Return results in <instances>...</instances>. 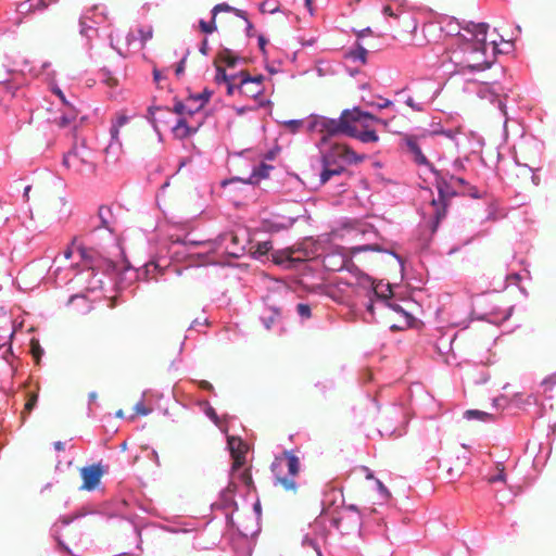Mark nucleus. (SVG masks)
I'll return each instance as SVG.
<instances>
[{"label": "nucleus", "instance_id": "35", "mask_svg": "<svg viewBox=\"0 0 556 556\" xmlns=\"http://www.w3.org/2000/svg\"><path fill=\"white\" fill-rule=\"evenodd\" d=\"M239 479L248 486L254 488L253 479L250 469H244L240 475Z\"/></svg>", "mask_w": 556, "mask_h": 556}, {"label": "nucleus", "instance_id": "13", "mask_svg": "<svg viewBox=\"0 0 556 556\" xmlns=\"http://www.w3.org/2000/svg\"><path fill=\"white\" fill-rule=\"evenodd\" d=\"M386 306H388L389 308H391L392 311H394L395 313L400 314L402 317H403V321L401 325H391L390 326V329L395 331V330H402V329H405V328H408V327H412L414 321H415V318L414 316L406 311V308H404L402 305H400L399 303L396 302H392L391 300L386 304Z\"/></svg>", "mask_w": 556, "mask_h": 556}, {"label": "nucleus", "instance_id": "2", "mask_svg": "<svg viewBox=\"0 0 556 556\" xmlns=\"http://www.w3.org/2000/svg\"><path fill=\"white\" fill-rule=\"evenodd\" d=\"M457 40L459 45L452 51L450 60L459 72L484 71L491 66L492 62L485 58L486 47L468 39L457 38Z\"/></svg>", "mask_w": 556, "mask_h": 556}, {"label": "nucleus", "instance_id": "15", "mask_svg": "<svg viewBox=\"0 0 556 556\" xmlns=\"http://www.w3.org/2000/svg\"><path fill=\"white\" fill-rule=\"evenodd\" d=\"M79 114V110L75 106L73 102H68L67 105H63L62 115L55 119V123L59 127H68L73 125Z\"/></svg>", "mask_w": 556, "mask_h": 556}, {"label": "nucleus", "instance_id": "14", "mask_svg": "<svg viewBox=\"0 0 556 556\" xmlns=\"http://www.w3.org/2000/svg\"><path fill=\"white\" fill-rule=\"evenodd\" d=\"M98 217L101 223L99 228H104L109 230L111 233L115 232V226L117 220L110 206L101 205L98 210Z\"/></svg>", "mask_w": 556, "mask_h": 556}, {"label": "nucleus", "instance_id": "11", "mask_svg": "<svg viewBox=\"0 0 556 556\" xmlns=\"http://www.w3.org/2000/svg\"><path fill=\"white\" fill-rule=\"evenodd\" d=\"M407 152L412 155L413 161L419 166L431 167L428 159L421 151L419 138L412 135H405L402 139Z\"/></svg>", "mask_w": 556, "mask_h": 556}, {"label": "nucleus", "instance_id": "63", "mask_svg": "<svg viewBox=\"0 0 556 556\" xmlns=\"http://www.w3.org/2000/svg\"><path fill=\"white\" fill-rule=\"evenodd\" d=\"M358 250H375V251H378V247L377 245H365V247H362L359 248Z\"/></svg>", "mask_w": 556, "mask_h": 556}, {"label": "nucleus", "instance_id": "18", "mask_svg": "<svg viewBox=\"0 0 556 556\" xmlns=\"http://www.w3.org/2000/svg\"><path fill=\"white\" fill-rule=\"evenodd\" d=\"M129 117L125 114L124 111L117 112L115 115V119L112 122V126L110 129V134L112 137V141L121 144L119 141V128L127 124Z\"/></svg>", "mask_w": 556, "mask_h": 556}, {"label": "nucleus", "instance_id": "46", "mask_svg": "<svg viewBox=\"0 0 556 556\" xmlns=\"http://www.w3.org/2000/svg\"><path fill=\"white\" fill-rule=\"evenodd\" d=\"M77 239L76 238H73L72 242H71V245L64 251V254H63V257L65 260H70L73 255V248L76 243Z\"/></svg>", "mask_w": 556, "mask_h": 556}, {"label": "nucleus", "instance_id": "39", "mask_svg": "<svg viewBox=\"0 0 556 556\" xmlns=\"http://www.w3.org/2000/svg\"><path fill=\"white\" fill-rule=\"evenodd\" d=\"M186 111H187V115H193L194 113L199 112L202 106L200 103L198 104H194V102H191L190 100H186Z\"/></svg>", "mask_w": 556, "mask_h": 556}, {"label": "nucleus", "instance_id": "30", "mask_svg": "<svg viewBox=\"0 0 556 556\" xmlns=\"http://www.w3.org/2000/svg\"><path fill=\"white\" fill-rule=\"evenodd\" d=\"M465 416L469 419L477 418L480 420H488L492 418V415L478 409H469L465 413Z\"/></svg>", "mask_w": 556, "mask_h": 556}, {"label": "nucleus", "instance_id": "45", "mask_svg": "<svg viewBox=\"0 0 556 556\" xmlns=\"http://www.w3.org/2000/svg\"><path fill=\"white\" fill-rule=\"evenodd\" d=\"M80 26H81L80 34L83 36H86V37L90 38L91 37L90 33L97 34V29H94L92 27H86L85 23L83 21L80 22Z\"/></svg>", "mask_w": 556, "mask_h": 556}, {"label": "nucleus", "instance_id": "64", "mask_svg": "<svg viewBox=\"0 0 556 556\" xmlns=\"http://www.w3.org/2000/svg\"><path fill=\"white\" fill-rule=\"evenodd\" d=\"M29 191H30V186L25 187V189H24V197L25 198H28Z\"/></svg>", "mask_w": 556, "mask_h": 556}, {"label": "nucleus", "instance_id": "56", "mask_svg": "<svg viewBox=\"0 0 556 556\" xmlns=\"http://www.w3.org/2000/svg\"><path fill=\"white\" fill-rule=\"evenodd\" d=\"M378 486H379V490L386 495L387 498H389L391 496L388 489L380 481H378Z\"/></svg>", "mask_w": 556, "mask_h": 556}, {"label": "nucleus", "instance_id": "3", "mask_svg": "<svg viewBox=\"0 0 556 556\" xmlns=\"http://www.w3.org/2000/svg\"><path fill=\"white\" fill-rule=\"evenodd\" d=\"M364 118H372V115L354 108L353 110H344L338 119L317 117L313 122V128L318 129L323 134L320 144H325L328 136L339 134L349 136V134H353L352 124L354 122H362Z\"/></svg>", "mask_w": 556, "mask_h": 556}, {"label": "nucleus", "instance_id": "16", "mask_svg": "<svg viewBox=\"0 0 556 556\" xmlns=\"http://www.w3.org/2000/svg\"><path fill=\"white\" fill-rule=\"evenodd\" d=\"M468 33L472 35L475 40L470 39L475 43H481L482 47H486V34L489 24L486 23H469L466 28Z\"/></svg>", "mask_w": 556, "mask_h": 556}, {"label": "nucleus", "instance_id": "24", "mask_svg": "<svg viewBox=\"0 0 556 556\" xmlns=\"http://www.w3.org/2000/svg\"><path fill=\"white\" fill-rule=\"evenodd\" d=\"M216 65V76H215V81L216 83H227L229 80H231L232 78H239L240 77V73L238 74H235V75H228L225 71L224 67H222L219 64L215 63Z\"/></svg>", "mask_w": 556, "mask_h": 556}, {"label": "nucleus", "instance_id": "33", "mask_svg": "<svg viewBox=\"0 0 556 556\" xmlns=\"http://www.w3.org/2000/svg\"><path fill=\"white\" fill-rule=\"evenodd\" d=\"M102 81L110 88H115L118 85V80L110 72H102Z\"/></svg>", "mask_w": 556, "mask_h": 556}, {"label": "nucleus", "instance_id": "54", "mask_svg": "<svg viewBox=\"0 0 556 556\" xmlns=\"http://www.w3.org/2000/svg\"><path fill=\"white\" fill-rule=\"evenodd\" d=\"M199 386H200V388H201V389H203V390H207V391H213V389H214V388H213V386H212V383H210V382H208V381H206V380H202V381H200Z\"/></svg>", "mask_w": 556, "mask_h": 556}, {"label": "nucleus", "instance_id": "62", "mask_svg": "<svg viewBox=\"0 0 556 556\" xmlns=\"http://www.w3.org/2000/svg\"><path fill=\"white\" fill-rule=\"evenodd\" d=\"M392 104L390 100H384L382 103L379 104L380 109L389 108Z\"/></svg>", "mask_w": 556, "mask_h": 556}, {"label": "nucleus", "instance_id": "21", "mask_svg": "<svg viewBox=\"0 0 556 556\" xmlns=\"http://www.w3.org/2000/svg\"><path fill=\"white\" fill-rule=\"evenodd\" d=\"M271 169V165L262 163L260 166L253 169L252 175L250 177V182L257 184L261 179L267 178Z\"/></svg>", "mask_w": 556, "mask_h": 556}, {"label": "nucleus", "instance_id": "53", "mask_svg": "<svg viewBox=\"0 0 556 556\" xmlns=\"http://www.w3.org/2000/svg\"><path fill=\"white\" fill-rule=\"evenodd\" d=\"M200 52H201L203 55H206V54L208 53V41H207V39H204V40L201 42Z\"/></svg>", "mask_w": 556, "mask_h": 556}, {"label": "nucleus", "instance_id": "25", "mask_svg": "<svg viewBox=\"0 0 556 556\" xmlns=\"http://www.w3.org/2000/svg\"><path fill=\"white\" fill-rule=\"evenodd\" d=\"M374 292L379 299L382 300L384 304H387L390 301L389 293H391L392 291L390 285L379 283L374 288Z\"/></svg>", "mask_w": 556, "mask_h": 556}, {"label": "nucleus", "instance_id": "1", "mask_svg": "<svg viewBox=\"0 0 556 556\" xmlns=\"http://www.w3.org/2000/svg\"><path fill=\"white\" fill-rule=\"evenodd\" d=\"M364 159L365 156L358 155L346 144L332 143L329 150L321 152L320 184L325 185L332 176L341 175L344 172V164H357Z\"/></svg>", "mask_w": 556, "mask_h": 556}, {"label": "nucleus", "instance_id": "34", "mask_svg": "<svg viewBox=\"0 0 556 556\" xmlns=\"http://www.w3.org/2000/svg\"><path fill=\"white\" fill-rule=\"evenodd\" d=\"M261 10L263 12L275 13V12H279L280 11V7L278 4H276L274 0H265L261 4Z\"/></svg>", "mask_w": 556, "mask_h": 556}, {"label": "nucleus", "instance_id": "49", "mask_svg": "<svg viewBox=\"0 0 556 556\" xmlns=\"http://www.w3.org/2000/svg\"><path fill=\"white\" fill-rule=\"evenodd\" d=\"M53 92L60 98L63 105L68 104L70 101L65 98L64 93L62 92V90L60 88H58V87L53 88Z\"/></svg>", "mask_w": 556, "mask_h": 556}, {"label": "nucleus", "instance_id": "17", "mask_svg": "<svg viewBox=\"0 0 556 556\" xmlns=\"http://www.w3.org/2000/svg\"><path fill=\"white\" fill-rule=\"evenodd\" d=\"M230 444V451H231V457L233 459L232 463V471L238 470L241 468L245 462V446L243 445L242 441H237V446H235V441H229Z\"/></svg>", "mask_w": 556, "mask_h": 556}, {"label": "nucleus", "instance_id": "8", "mask_svg": "<svg viewBox=\"0 0 556 556\" xmlns=\"http://www.w3.org/2000/svg\"><path fill=\"white\" fill-rule=\"evenodd\" d=\"M263 81V75L252 77L247 71H241L238 83V92L255 99L264 93L265 88Z\"/></svg>", "mask_w": 556, "mask_h": 556}, {"label": "nucleus", "instance_id": "44", "mask_svg": "<svg viewBox=\"0 0 556 556\" xmlns=\"http://www.w3.org/2000/svg\"><path fill=\"white\" fill-rule=\"evenodd\" d=\"M199 94H200V104L203 108L208 102V100H210V98L212 96V91H210L207 89H204Z\"/></svg>", "mask_w": 556, "mask_h": 556}, {"label": "nucleus", "instance_id": "43", "mask_svg": "<svg viewBox=\"0 0 556 556\" xmlns=\"http://www.w3.org/2000/svg\"><path fill=\"white\" fill-rule=\"evenodd\" d=\"M186 101L185 102H176L175 105H174V112L176 114H179V115H187V111H186Z\"/></svg>", "mask_w": 556, "mask_h": 556}, {"label": "nucleus", "instance_id": "57", "mask_svg": "<svg viewBox=\"0 0 556 556\" xmlns=\"http://www.w3.org/2000/svg\"><path fill=\"white\" fill-rule=\"evenodd\" d=\"M301 124L302 123L300 121L288 122V126H290L292 128V130H296L301 126Z\"/></svg>", "mask_w": 556, "mask_h": 556}, {"label": "nucleus", "instance_id": "4", "mask_svg": "<svg viewBox=\"0 0 556 556\" xmlns=\"http://www.w3.org/2000/svg\"><path fill=\"white\" fill-rule=\"evenodd\" d=\"M273 471L276 473V484H279L285 491L296 493L298 484L294 477L300 471V459L292 452L285 451L276 457L273 463Z\"/></svg>", "mask_w": 556, "mask_h": 556}, {"label": "nucleus", "instance_id": "55", "mask_svg": "<svg viewBox=\"0 0 556 556\" xmlns=\"http://www.w3.org/2000/svg\"><path fill=\"white\" fill-rule=\"evenodd\" d=\"M185 63H186V59H182L178 64H177V67H176V74L177 75H180L184 73L185 71Z\"/></svg>", "mask_w": 556, "mask_h": 556}, {"label": "nucleus", "instance_id": "28", "mask_svg": "<svg viewBox=\"0 0 556 556\" xmlns=\"http://www.w3.org/2000/svg\"><path fill=\"white\" fill-rule=\"evenodd\" d=\"M199 27H200L201 31L204 34L214 33L217 29L216 17H214V15L212 14V20L210 22H205V21L201 20L199 22Z\"/></svg>", "mask_w": 556, "mask_h": 556}, {"label": "nucleus", "instance_id": "38", "mask_svg": "<svg viewBox=\"0 0 556 556\" xmlns=\"http://www.w3.org/2000/svg\"><path fill=\"white\" fill-rule=\"evenodd\" d=\"M238 83L239 78H232L231 80L226 83L228 96H233L236 92H238Z\"/></svg>", "mask_w": 556, "mask_h": 556}, {"label": "nucleus", "instance_id": "52", "mask_svg": "<svg viewBox=\"0 0 556 556\" xmlns=\"http://www.w3.org/2000/svg\"><path fill=\"white\" fill-rule=\"evenodd\" d=\"M383 14L390 16V17H394L396 18L399 15L392 10V8L390 5H386L383 7V10H382Z\"/></svg>", "mask_w": 556, "mask_h": 556}, {"label": "nucleus", "instance_id": "26", "mask_svg": "<svg viewBox=\"0 0 556 556\" xmlns=\"http://www.w3.org/2000/svg\"><path fill=\"white\" fill-rule=\"evenodd\" d=\"M197 128L189 127L188 122L185 117L180 118L175 127V131L181 137L189 136Z\"/></svg>", "mask_w": 556, "mask_h": 556}, {"label": "nucleus", "instance_id": "6", "mask_svg": "<svg viewBox=\"0 0 556 556\" xmlns=\"http://www.w3.org/2000/svg\"><path fill=\"white\" fill-rule=\"evenodd\" d=\"M63 164L76 174L92 173L94 164L91 152L84 144H75L63 157Z\"/></svg>", "mask_w": 556, "mask_h": 556}, {"label": "nucleus", "instance_id": "59", "mask_svg": "<svg viewBox=\"0 0 556 556\" xmlns=\"http://www.w3.org/2000/svg\"><path fill=\"white\" fill-rule=\"evenodd\" d=\"M266 39L263 36L258 37V46L263 52H265Z\"/></svg>", "mask_w": 556, "mask_h": 556}, {"label": "nucleus", "instance_id": "51", "mask_svg": "<svg viewBox=\"0 0 556 556\" xmlns=\"http://www.w3.org/2000/svg\"><path fill=\"white\" fill-rule=\"evenodd\" d=\"M460 192L463 194H468V195H470L472 198H479L478 190L475 187H469L468 191L462 190Z\"/></svg>", "mask_w": 556, "mask_h": 556}, {"label": "nucleus", "instance_id": "48", "mask_svg": "<svg viewBox=\"0 0 556 556\" xmlns=\"http://www.w3.org/2000/svg\"><path fill=\"white\" fill-rule=\"evenodd\" d=\"M276 318H277V314H276V313H275V314H273V315H270V316H269V317H267V318H263V321H264V326H265V328H266V329H270V328H271V325L275 323Z\"/></svg>", "mask_w": 556, "mask_h": 556}, {"label": "nucleus", "instance_id": "42", "mask_svg": "<svg viewBox=\"0 0 556 556\" xmlns=\"http://www.w3.org/2000/svg\"><path fill=\"white\" fill-rule=\"evenodd\" d=\"M135 412L137 415L146 416L151 409L147 408L142 402H139L135 405Z\"/></svg>", "mask_w": 556, "mask_h": 556}, {"label": "nucleus", "instance_id": "36", "mask_svg": "<svg viewBox=\"0 0 556 556\" xmlns=\"http://www.w3.org/2000/svg\"><path fill=\"white\" fill-rule=\"evenodd\" d=\"M30 346H31V354L34 356V358L37 361V363L39 362L40 359V356L42 355L43 353V350L41 349L40 344L38 341H35V340H31L30 342Z\"/></svg>", "mask_w": 556, "mask_h": 556}, {"label": "nucleus", "instance_id": "10", "mask_svg": "<svg viewBox=\"0 0 556 556\" xmlns=\"http://www.w3.org/2000/svg\"><path fill=\"white\" fill-rule=\"evenodd\" d=\"M104 473V470L100 464H93L80 469V476L83 478L81 489L91 491L94 490Z\"/></svg>", "mask_w": 556, "mask_h": 556}, {"label": "nucleus", "instance_id": "19", "mask_svg": "<svg viewBox=\"0 0 556 556\" xmlns=\"http://www.w3.org/2000/svg\"><path fill=\"white\" fill-rule=\"evenodd\" d=\"M237 491V484L230 482L220 494V501L225 508L233 507L237 509V503L235 501V493Z\"/></svg>", "mask_w": 556, "mask_h": 556}, {"label": "nucleus", "instance_id": "9", "mask_svg": "<svg viewBox=\"0 0 556 556\" xmlns=\"http://www.w3.org/2000/svg\"><path fill=\"white\" fill-rule=\"evenodd\" d=\"M359 516L355 506L351 505L331 518V523L342 533L349 532L358 525Z\"/></svg>", "mask_w": 556, "mask_h": 556}, {"label": "nucleus", "instance_id": "61", "mask_svg": "<svg viewBox=\"0 0 556 556\" xmlns=\"http://www.w3.org/2000/svg\"><path fill=\"white\" fill-rule=\"evenodd\" d=\"M58 205L66 206V202L63 199H58L53 201L52 206L56 207Z\"/></svg>", "mask_w": 556, "mask_h": 556}, {"label": "nucleus", "instance_id": "27", "mask_svg": "<svg viewBox=\"0 0 556 556\" xmlns=\"http://www.w3.org/2000/svg\"><path fill=\"white\" fill-rule=\"evenodd\" d=\"M26 396H27V400L24 405V409L22 412L23 417L25 414H29L34 409V407L36 406L37 401H38L37 392H28Z\"/></svg>", "mask_w": 556, "mask_h": 556}, {"label": "nucleus", "instance_id": "60", "mask_svg": "<svg viewBox=\"0 0 556 556\" xmlns=\"http://www.w3.org/2000/svg\"><path fill=\"white\" fill-rule=\"evenodd\" d=\"M188 100H190L191 102H194V104H198L200 103V94H194V96H190L187 98Z\"/></svg>", "mask_w": 556, "mask_h": 556}, {"label": "nucleus", "instance_id": "32", "mask_svg": "<svg viewBox=\"0 0 556 556\" xmlns=\"http://www.w3.org/2000/svg\"><path fill=\"white\" fill-rule=\"evenodd\" d=\"M350 55L354 60H359L363 64H365L366 56H367V50L364 47L358 46L357 49H355L354 51H351Z\"/></svg>", "mask_w": 556, "mask_h": 556}, {"label": "nucleus", "instance_id": "23", "mask_svg": "<svg viewBox=\"0 0 556 556\" xmlns=\"http://www.w3.org/2000/svg\"><path fill=\"white\" fill-rule=\"evenodd\" d=\"M273 249V244L270 241L257 242L255 245L251 247L252 254L255 257L266 255Z\"/></svg>", "mask_w": 556, "mask_h": 556}, {"label": "nucleus", "instance_id": "37", "mask_svg": "<svg viewBox=\"0 0 556 556\" xmlns=\"http://www.w3.org/2000/svg\"><path fill=\"white\" fill-rule=\"evenodd\" d=\"M296 312L298 314L303 318H309L311 317V307L308 304L300 303L296 305Z\"/></svg>", "mask_w": 556, "mask_h": 556}, {"label": "nucleus", "instance_id": "29", "mask_svg": "<svg viewBox=\"0 0 556 556\" xmlns=\"http://www.w3.org/2000/svg\"><path fill=\"white\" fill-rule=\"evenodd\" d=\"M78 252L80 254V257L84 262V265L91 268L92 267V264H93V255H92V252L83 248V247H78Z\"/></svg>", "mask_w": 556, "mask_h": 556}, {"label": "nucleus", "instance_id": "20", "mask_svg": "<svg viewBox=\"0 0 556 556\" xmlns=\"http://www.w3.org/2000/svg\"><path fill=\"white\" fill-rule=\"evenodd\" d=\"M239 58L228 48L222 49L217 58L215 60V63H225L228 67H235Z\"/></svg>", "mask_w": 556, "mask_h": 556}, {"label": "nucleus", "instance_id": "41", "mask_svg": "<svg viewBox=\"0 0 556 556\" xmlns=\"http://www.w3.org/2000/svg\"><path fill=\"white\" fill-rule=\"evenodd\" d=\"M139 33H140V39L143 43L147 42L148 40H150L153 36V30L151 27H148L147 29H140Z\"/></svg>", "mask_w": 556, "mask_h": 556}, {"label": "nucleus", "instance_id": "58", "mask_svg": "<svg viewBox=\"0 0 556 556\" xmlns=\"http://www.w3.org/2000/svg\"><path fill=\"white\" fill-rule=\"evenodd\" d=\"M54 448L58 451V452H63L65 446H64V443L61 442V441H56L54 442Z\"/></svg>", "mask_w": 556, "mask_h": 556}, {"label": "nucleus", "instance_id": "47", "mask_svg": "<svg viewBox=\"0 0 556 556\" xmlns=\"http://www.w3.org/2000/svg\"><path fill=\"white\" fill-rule=\"evenodd\" d=\"M451 185L454 186V188H456L457 186L462 187V186H465L466 182L463 178L460 177H455V176H451L450 180Z\"/></svg>", "mask_w": 556, "mask_h": 556}, {"label": "nucleus", "instance_id": "22", "mask_svg": "<svg viewBox=\"0 0 556 556\" xmlns=\"http://www.w3.org/2000/svg\"><path fill=\"white\" fill-rule=\"evenodd\" d=\"M220 12H232L235 13L237 16L243 18V20H247V13L242 10H239V9H236L233 7H230L229 4L227 3H219V4H216L213 10H212V14L214 15V17L217 16L218 13Z\"/></svg>", "mask_w": 556, "mask_h": 556}, {"label": "nucleus", "instance_id": "40", "mask_svg": "<svg viewBox=\"0 0 556 556\" xmlns=\"http://www.w3.org/2000/svg\"><path fill=\"white\" fill-rule=\"evenodd\" d=\"M10 71L7 68L5 64L0 59V84L7 83L9 80Z\"/></svg>", "mask_w": 556, "mask_h": 556}, {"label": "nucleus", "instance_id": "12", "mask_svg": "<svg viewBox=\"0 0 556 556\" xmlns=\"http://www.w3.org/2000/svg\"><path fill=\"white\" fill-rule=\"evenodd\" d=\"M368 121H379L372 115V118H364L362 122H354L352 124V132L349 134L350 137L357 138L364 143L368 142H377L379 137L375 130L367 129Z\"/></svg>", "mask_w": 556, "mask_h": 556}, {"label": "nucleus", "instance_id": "50", "mask_svg": "<svg viewBox=\"0 0 556 556\" xmlns=\"http://www.w3.org/2000/svg\"><path fill=\"white\" fill-rule=\"evenodd\" d=\"M406 104L414 109L415 111H422V108L419 104H417L410 97L406 100Z\"/></svg>", "mask_w": 556, "mask_h": 556}, {"label": "nucleus", "instance_id": "31", "mask_svg": "<svg viewBox=\"0 0 556 556\" xmlns=\"http://www.w3.org/2000/svg\"><path fill=\"white\" fill-rule=\"evenodd\" d=\"M496 469H497L498 473H497V475H495V476H491V477H489V478H488V482H489V483H495V482H498V481L505 482V480H506V475H505V472H504V466H503V464L497 463V465H496Z\"/></svg>", "mask_w": 556, "mask_h": 556}, {"label": "nucleus", "instance_id": "7", "mask_svg": "<svg viewBox=\"0 0 556 556\" xmlns=\"http://www.w3.org/2000/svg\"><path fill=\"white\" fill-rule=\"evenodd\" d=\"M247 242L244 230L226 231L220 233L216 239L217 247L222 249L224 253L235 258H239L244 254Z\"/></svg>", "mask_w": 556, "mask_h": 556}, {"label": "nucleus", "instance_id": "5", "mask_svg": "<svg viewBox=\"0 0 556 556\" xmlns=\"http://www.w3.org/2000/svg\"><path fill=\"white\" fill-rule=\"evenodd\" d=\"M437 188L439 192V198L432 199L429 204V207L431 210L429 214L434 219L433 230L437 229L440 222L445 217L450 200L457 194V191L455 190L454 186L446 180L438 181Z\"/></svg>", "mask_w": 556, "mask_h": 556}]
</instances>
